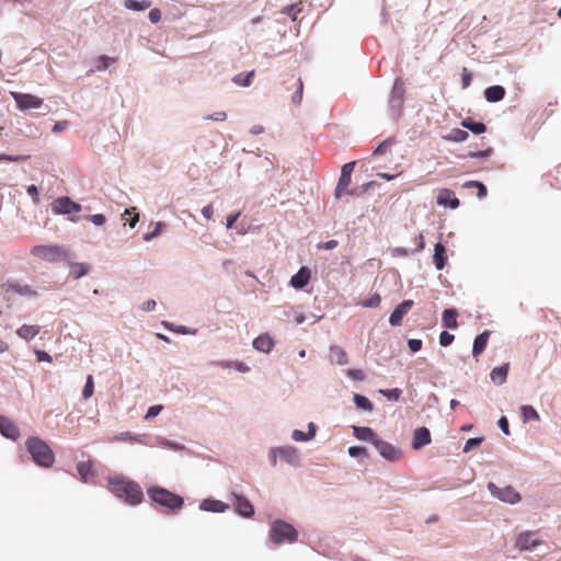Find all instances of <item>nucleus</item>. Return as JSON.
<instances>
[{
    "mask_svg": "<svg viewBox=\"0 0 561 561\" xmlns=\"http://www.w3.org/2000/svg\"><path fill=\"white\" fill-rule=\"evenodd\" d=\"M293 439L296 442H305L310 439L308 434L304 433L302 431L295 430L291 435Z\"/></svg>",
    "mask_w": 561,
    "mask_h": 561,
    "instance_id": "bf43d9fd",
    "label": "nucleus"
},
{
    "mask_svg": "<svg viewBox=\"0 0 561 561\" xmlns=\"http://www.w3.org/2000/svg\"><path fill=\"white\" fill-rule=\"evenodd\" d=\"M484 96L491 103L502 101L505 96V89L502 85L489 87L484 90Z\"/></svg>",
    "mask_w": 561,
    "mask_h": 561,
    "instance_id": "b1692460",
    "label": "nucleus"
},
{
    "mask_svg": "<svg viewBox=\"0 0 561 561\" xmlns=\"http://www.w3.org/2000/svg\"><path fill=\"white\" fill-rule=\"evenodd\" d=\"M87 219L96 226H103L106 222V217L103 214L90 215Z\"/></svg>",
    "mask_w": 561,
    "mask_h": 561,
    "instance_id": "8fccbe9b",
    "label": "nucleus"
},
{
    "mask_svg": "<svg viewBox=\"0 0 561 561\" xmlns=\"http://www.w3.org/2000/svg\"><path fill=\"white\" fill-rule=\"evenodd\" d=\"M455 336L447 331H443L439 335V344L442 346H448L453 343Z\"/></svg>",
    "mask_w": 561,
    "mask_h": 561,
    "instance_id": "de8ad7c7",
    "label": "nucleus"
},
{
    "mask_svg": "<svg viewBox=\"0 0 561 561\" xmlns=\"http://www.w3.org/2000/svg\"><path fill=\"white\" fill-rule=\"evenodd\" d=\"M540 545V540L537 538L535 531H524L518 535L515 541L516 548L520 551L531 550Z\"/></svg>",
    "mask_w": 561,
    "mask_h": 561,
    "instance_id": "f8f14e48",
    "label": "nucleus"
},
{
    "mask_svg": "<svg viewBox=\"0 0 561 561\" xmlns=\"http://www.w3.org/2000/svg\"><path fill=\"white\" fill-rule=\"evenodd\" d=\"M348 454L352 457L367 456V449L365 447L352 446L348 448Z\"/></svg>",
    "mask_w": 561,
    "mask_h": 561,
    "instance_id": "3c124183",
    "label": "nucleus"
},
{
    "mask_svg": "<svg viewBox=\"0 0 561 561\" xmlns=\"http://www.w3.org/2000/svg\"><path fill=\"white\" fill-rule=\"evenodd\" d=\"M462 126L473 134H482L485 131L486 127L483 123L473 122L470 118H467L462 122Z\"/></svg>",
    "mask_w": 561,
    "mask_h": 561,
    "instance_id": "c9c22d12",
    "label": "nucleus"
},
{
    "mask_svg": "<svg viewBox=\"0 0 561 561\" xmlns=\"http://www.w3.org/2000/svg\"><path fill=\"white\" fill-rule=\"evenodd\" d=\"M490 333L488 331H484L483 333L479 334L473 342L472 347V355L476 358V360H479L480 354L485 350L488 345Z\"/></svg>",
    "mask_w": 561,
    "mask_h": 561,
    "instance_id": "5701e85b",
    "label": "nucleus"
},
{
    "mask_svg": "<svg viewBox=\"0 0 561 561\" xmlns=\"http://www.w3.org/2000/svg\"><path fill=\"white\" fill-rule=\"evenodd\" d=\"M107 489L116 497L129 505H138L144 500V493L139 483L124 476L108 477Z\"/></svg>",
    "mask_w": 561,
    "mask_h": 561,
    "instance_id": "f257e3e1",
    "label": "nucleus"
},
{
    "mask_svg": "<svg viewBox=\"0 0 561 561\" xmlns=\"http://www.w3.org/2000/svg\"><path fill=\"white\" fill-rule=\"evenodd\" d=\"M433 260L437 270L444 268L447 256L446 249L440 242L435 244Z\"/></svg>",
    "mask_w": 561,
    "mask_h": 561,
    "instance_id": "cd10ccee",
    "label": "nucleus"
},
{
    "mask_svg": "<svg viewBox=\"0 0 561 561\" xmlns=\"http://www.w3.org/2000/svg\"><path fill=\"white\" fill-rule=\"evenodd\" d=\"M25 446L33 461L43 468H50L55 462V455L49 445L39 437H28Z\"/></svg>",
    "mask_w": 561,
    "mask_h": 561,
    "instance_id": "f03ea898",
    "label": "nucleus"
},
{
    "mask_svg": "<svg viewBox=\"0 0 561 561\" xmlns=\"http://www.w3.org/2000/svg\"><path fill=\"white\" fill-rule=\"evenodd\" d=\"M413 306H414V302H413V300H410V299L404 300L401 304H399L394 308L392 313L390 314L389 323L392 327L400 325L403 317L412 309Z\"/></svg>",
    "mask_w": 561,
    "mask_h": 561,
    "instance_id": "4468645a",
    "label": "nucleus"
},
{
    "mask_svg": "<svg viewBox=\"0 0 561 561\" xmlns=\"http://www.w3.org/2000/svg\"><path fill=\"white\" fill-rule=\"evenodd\" d=\"M408 345H409V348L415 353V352H419L421 348H422V341L421 340H417V339H411L409 340L408 342Z\"/></svg>",
    "mask_w": 561,
    "mask_h": 561,
    "instance_id": "6e6d98bb",
    "label": "nucleus"
},
{
    "mask_svg": "<svg viewBox=\"0 0 561 561\" xmlns=\"http://www.w3.org/2000/svg\"><path fill=\"white\" fill-rule=\"evenodd\" d=\"M254 70H251L247 73H238L232 78V81L241 87H249L254 78Z\"/></svg>",
    "mask_w": 561,
    "mask_h": 561,
    "instance_id": "473e14b6",
    "label": "nucleus"
},
{
    "mask_svg": "<svg viewBox=\"0 0 561 561\" xmlns=\"http://www.w3.org/2000/svg\"><path fill=\"white\" fill-rule=\"evenodd\" d=\"M354 435L356 438L365 442H370L373 445L378 439L376 433L370 427H354Z\"/></svg>",
    "mask_w": 561,
    "mask_h": 561,
    "instance_id": "a878e982",
    "label": "nucleus"
},
{
    "mask_svg": "<svg viewBox=\"0 0 561 561\" xmlns=\"http://www.w3.org/2000/svg\"><path fill=\"white\" fill-rule=\"evenodd\" d=\"M392 145V142L390 140H385L383 142H381L374 151V154L375 156H380V154H383L389 148L390 146Z\"/></svg>",
    "mask_w": 561,
    "mask_h": 561,
    "instance_id": "864d4df0",
    "label": "nucleus"
},
{
    "mask_svg": "<svg viewBox=\"0 0 561 561\" xmlns=\"http://www.w3.org/2000/svg\"><path fill=\"white\" fill-rule=\"evenodd\" d=\"M226 508H227V505L224 504L221 501H217V500H205L201 504V510H203V511L221 513V512H225Z\"/></svg>",
    "mask_w": 561,
    "mask_h": 561,
    "instance_id": "7c9ffc66",
    "label": "nucleus"
},
{
    "mask_svg": "<svg viewBox=\"0 0 561 561\" xmlns=\"http://www.w3.org/2000/svg\"><path fill=\"white\" fill-rule=\"evenodd\" d=\"M497 424L505 435H510L508 421L505 416H502Z\"/></svg>",
    "mask_w": 561,
    "mask_h": 561,
    "instance_id": "e2e57ef3",
    "label": "nucleus"
},
{
    "mask_svg": "<svg viewBox=\"0 0 561 561\" xmlns=\"http://www.w3.org/2000/svg\"><path fill=\"white\" fill-rule=\"evenodd\" d=\"M381 297L379 294H374L370 298L360 302V305L365 308H376L380 305Z\"/></svg>",
    "mask_w": 561,
    "mask_h": 561,
    "instance_id": "c03bdc74",
    "label": "nucleus"
},
{
    "mask_svg": "<svg viewBox=\"0 0 561 561\" xmlns=\"http://www.w3.org/2000/svg\"><path fill=\"white\" fill-rule=\"evenodd\" d=\"M122 217L124 220L128 221L130 228H134L139 220V214L136 213L135 207L126 209Z\"/></svg>",
    "mask_w": 561,
    "mask_h": 561,
    "instance_id": "4c0bfd02",
    "label": "nucleus"
},
{
    "mask_svg": "<svg viewBox=\"0 0 561 561\" xmlns=\"http://www.w3.org/2000/svg\"><path fill=\"white\" fill-rule=\"evenodd\" d=\"M284 84L286 85V90H295V93L291 95V102L295 105H299L302 101L304 93V83L301 78L290 76L284 81Z\"/></svg>",
    "mask_w": 561,
    "mask_h": 561,
    "instance_id": "ddd939ff",
    "label": "nucleus"
},
{
    "mask_svg": "<svg viewBox=\"0 0 561 561\" xmlns=\"http://www.w3.org/2000/svg\"><path fill=\"white\" fill-rule=\"evenodd\" d=\"M240 217V213H236V214H230L228 217H227V228L228 229H231L234 225V222L238 220V218Z\"/></svg>",
    "mask_w": 561,
    "mask_h": 561,
    "instance_id": "69168bd1",
    "label": "nucleus"
},
{
    "mask_svg": "<svg viewBox=\"0 0 561 561\" xmlns=\"http://www.w3.org/2000/svg\"><path fill=\"white\" fill-rule=\"evenodd\" d=\"M488 489L494 497L508 504L518 503L522 499L520 494L511 485L500 488L495 483L489 482Z\"/></svg>",
    "mask_w": 561,
    "mask_h": 561,
    "instance_id": "423d86ee",
    "label": "nucleus"
},
{
    "mask_svg": "<svg viewBox=\"0 0 561 561\" xmlns=\"http://www.w3.org/2000/svg\"><path fill=\"white\" fill-rule=\"evenodd\" d=\"M208 119L224 122L227 118L226 112H216L207 117Z\"/></svg>",
    "mask_w": 561,
    "mask_h": 561,
    "instance_id": "338daca9",
    "label": "nucleus"
},
{
    "mask_svg": "<svg viewBox=\"0 0 561 561\" xmlns=\"http://www.w3.org/2000/svg\"><path fill=\"white\" fill-rule=\"evenodd\" d=\"M0 433L12 440H16L20 437V431L16 424L3 415H0Z\"/></svg>",
    "mask_w": 561,
    "mask_h": 561,
    "instance_id": "dca6fc26",
    "label": "nucleus"
},
{
    "mask_svg": "<svg viewBox=\"0 0 561 561\" xmlns=\"http://www.w3.org/2000/svg\"><path fill=\"white\" fill-rule=\"evenodd\" d=\"M115 62V59L114 58H111V57H107L105 55L103 56H100L98 58V64L95 66V69L98 71H102V70H105L106 68L110 67V65L114 64Z\"/></svg>",
    "mask_w": 561,
    "mask_h": 561,
    "instance_id": "37998d69",
    "label": "nucleus"
},
{
    "mask_svg": "<svg viewBox=\"0 0 561 561\" xmlns=\"http://www.w3.org/2000/svg\"><path fill=\"white\" fill-rule=\"evenodd\" d=\"M234 497V507L238 514L243 517H252L254 514V508L250 501L243 495L233 494Z\"/></svg>",
    "mask_w": 561,
    "mask_h": 561,
    "instance_id": "f3484780",
    "label": "nucleus"
},
{
    "mask_svg": "<svg viewBox=\"0 0 561 561\" xmlns=\"http://www.w3.org/2000/svg\"><path fill=\"white\" fill-rule=\"evenodd\" d=\"M354 402H355L356 407L360 410L373 411V409H374L373 403L366 397H364L362 394H355Z\"/></svg>",
    "mask_w": 561,
    "mask_h": 561,
    "instance_id": "58836bf2",
    "label": "nucleus"
},
{
    "mask_svg": "<svg viewBox=\"0 0 561 561\" xmlns=\"http://www.w3.org/2000/svg\"><path fill=\"white\" fill-rule=\"evenodd\" d=\"M468 133L466 130L454 128L450 130V133L445 136L444 138L450 141L455 142H461L465 141L468 138Z\"/></svg>",
    "mask_w": 561,
    "mask_h": 561,
    "instance_id": "f704fd0d",
    "label": "nucleus"
},
{
    "mask_svg": "<svg viewBox=\"0 0 561 561\" xmlns=\"http://www.w3.org/2000/svg\"><path fill=\"white\" fill-rule=\"evenodd\" d=\"M431 443V433L426 427H419L414 431L412 447L420 449Z\"/></svg>",
    "mask_w": 561,
    "mask_h": 561,
    "instance_id": "a211bd4d",
    "label": "nucleus"
},
{
    "mask_svg": "<svg viewBox=\"0 0 561 561\" xmlns=\"http://www.w3.org/2000/svg\"><path fill=\"white\" fill-rule=\"evenodd\" d=\"M302 11V2H298V3H295V4H290V5H287L285 7L282 12L284 14H287L291 18L293 21H296L297 20V15L298 13H300Z\"/></svg>",
    "mask_w": 561,
    "mask_h": 561,
    "instance_id": "ea45409f",
    "label": "nucleus"
},
{
    "mask_svg": "<svg viewBox=\"0 0 561 561\" xmlns=\"http://www.w3.org/2000/svg\"><path fill=\"white\" fill-rule=\"evenodd\" d=\"M149 20L151 23H158L161 20V11L158 8H153L149 12Z\"/></svg>",
    "mask_w": 561,
    "mask_h": 561,
    "instance_id": "4d7b16f0",
    "label": "nucleus"
},
{
    "mask_svg": "<svg viewBox=\"0 0 561 561\" xmlns=\"http://www.w3.org/2000/svg\"><path fill=\"white\" fill-rule=\"evenodd\" d=\"M77 470L83 482H89L94 477L93 462L91 460L80 461L77 466Z\"/></svg>",
    "mask_w": 561,
    "mask_h": 561,
    "instance_id": "bb28decb",
    "label": "nucleus"
},
{
    "mask_svg": "<svg viewBox=\"0 0 561 561\" xmlns=\"http://www.w3.org/2000/svg\"><path fill=\"white\" fill-rule=\"evenodd\" d=\"M39 331L41 327L37 324H23L16 330V334L25 341H31L39 333Z\"/></svg>",
    "mask_w": 561,
    "mask_h": 561,
    "instance_id": "393cba45",
    "label": "nucleus"
},
{
    "mask_svg": "<svg viewBox=\"0 0 561 561\" xmlns=\"http://www.w3.org/2000/svg\"><path fill=\"white\" fill-rule=\"evenodd\" d=\"M379 392L388 398L389 400L398 401L402 394V390L399 388L393 389H381Z\"/></svg>",
    "mask_w": 561,
    "mask_h": 561,
    "instance_id": "a19ab883",
    "label": "nucleus"
},
{
    "mask_svg": "<svg viewBox=\"0 0 561 561\" xmlns=\"http://www.w3.org/2000/svg\"><path fill=\"white\" fill-rule=\"evenodd\" d=\"M268 536L271 541L276 545L284 542L293 543L297 540L298 533L293 525L277 519L272 524Z\"/></svg>",
    "mask_w": 561,
    "mask_h": 561,
    "instance_id": "20e7f679",
    "label": "nucleus"
},
{
    "mask_svg": "<svg viewBox=\"0 0 561 561\" xmlns=\"http://www.w3.org/2000/svg\"><path fill=\"white\" fill-rule=\"evenodd\" d=\"M483 438H479V437H476V438H469L466 444H465V447H463V451L465 453H468L470 451L473 447H478L481 443H482Z\"/></svg>",
    "mask_w": 561,
    "mask_h": 561,
    "instance_id": "09e8293b",
    "label": "nucleus"
},
{
    "mask_svg": "<svg viewBox=\"0 0 561 561\" xmlns=\"http://www.w3.org/2000/svg\"><path fill=\"white\" fill-rule=\"evenodd\" d=\"M124 7L128 10H133V11H144L151 7V1L150 0H141V1L125 0Z\"/></svg>",
    "mask_w": 561,
    "mask_h": 561,
    "instance_id": "2f4dec72",
    "label": "nucleus"
},
{
    "mask_svg": "<svg viewBox=\"0 0 561 561\" xmlns=\"http://www.w3.org/2000/svg\"><path fill=\"white\" fill-rule=\"evenodd\" d=\"M508 373V364H504L502 366L495 367L492 369L490 377L491 380L496 385H502L505 382Z\"/></svg>",
    "mask_w": 561,
    "mask_h": 561,
    "instance_id": "c85d7f7f",
    "label": "nucleus"
},
{
    "mask_svg": "<svg viewBox=\"0 0 561 561\" xmlns=\"http://www.w3.org/2000/svg\"><path fill=\"white\" fill-rule=\"evenodd\" d=\"M90 266L85 263H75L70 266V273L76 279L88 274Z\"/></svg>",
    "mask_w": 561,
    "mask_h": 561,
    "instance_id": "72a5a7b5",
    "label": "nucleus"
},
{
    "mask_svg": "<svg viewBox=\"0 0 561 561\" xmlns=\"http://www.w3.org/2000/svg\"><path fill=\"white\" fill-rule=\"evenodd\" d=\"M355 164H356V162H355V161H352V162L345 163V164L342 167L341 174L352 176V173H353V171H354Z\"/></svg>",
    "mask_w": 561,
    "mask_h": 561,
    "instance_id": "680f3d73",
    "label": "nucleus"
},
{
    "mask_svg": "<svg viewBox=\"0 0 561 561\" xmlns=\"http://www.w3.org/2000/svg\"><path fill=\"white\" fill-rule=\"evenodd\" d=\"M163 227H164V224H162V222H156V224H154V230H153L152 232H150V233H146V234L144 236V240H145V241H149V240L153 239L154 237L159 236V233H160V231H161V229H162Z\"/></svg>",
    "mask_w": 561,
    "mask_h": 561,
    "instance_id": "603ef678",
    "label": "nucleus"
},
{
    "mask_svg": "<svg viewBox=\"0 0 561 561\" xmlns=\"http://www.w3.org/2000/svg\"><path fill=\"white\" fill-rule=\"evenodd\" d=\"M273 346H274V341L267 333L259 335L253 341V347L259 352L270 353L272 351Z\"/></svg>",
    "mask_w": 561,
    "mask_h": 561,
    "instance_id": "412c9836",
    "label": "nucleus"
},
{
    "mask_svg": "<svg viewBox=\"0 0 561 561\" xmlns=\"http://www.w3.org/2000/svg\"><path fill=\"white\" fill-rule=\"evenodd\" d=\"M457 317L458 312L456 309H445L443 312L444 327L448 329H456L458 327Z\"/></svg>",
    "mask_w": 561,
    "mask_h": 561,
    "instance_id": "c756f323",
    "label": "nucleus"
},
{
    "mask_svg": "<svg viewBox=\"0 0 561 561\" xmlns=\"http://www.w3.org/2000/svg\"><path fill=\"white\" fill-rule=\"evenodd\" d=\"M522 415H523L524 422L539 421V414L531 405H523L522 407Z\"/></svg>",
    "mask_w": 561,
    "mask_h": 561,
    "instance_id": "e433bc0d",
    "label": "nucleus"
},
{
    "mask_svg": "<svg viewBox=\"0 0 561 561\" xmlns=\"http://www.w3.org/2000/svg\"><path fill=\"white\" fill-rule=\"evenodd\" d=\"M310 280V271L302 266L290 279V285L294 288L301 289Z\"/></svg>",
    "mask_w": 561,
    "mask_h": 561,
    "instance_id": "aec40b11",
    "label": "nucleus"
},
{
    "mask_svg": "<svg viewBox=\"0 0 561 561\" xmlns=\"http://www.w3.org/2000/svg\"><path fill=\"white\" fill-rule=\"evenodd\" d=\"M156 301L153 299L147 300L141 305V310L152 311L156 308Z\"/></svg>",
    "mask_w": 561,
    "mask_h": 561,
    "instance_id": "774afa93",
    "label": "nucleus"
},
{
    "mask_svg": "<svg viewBox=\"0 0 561 561\" xmlns=\"http://www.w3.org/2000/svg\"><path fill=\"white\" fill-rule=\"evenodd\" d=\"M492 153H493V149L491 147H488L484 150L469 152L468 157L479 158V159L480 158H489Z\"/></svg>",
    "mask_w": 561,
    "mask_h": 561,
    "instance_id": "49530a36",
    "label": "nucleus"
},
{
    "mask_svg": "<svg viewBox=\"0 0 561 561\" xmlns=\"http://www.w3.org/2000/svg\"><path fill=\"white\" fill-rule=\"evenodd\" d=\"M374 446L380 456L388 461H398L402 457V451L399 448L380 438L375 442Z\"/></svg>",
    "mask_w": 561,
    "mask_h": 561,
    "instance_id": "9d476101",
    "label": "nucleus"
},
{
    "mask_svg": "<svg viewBox=\"0 0 561 561\" xmlns=\"http://www.w3.org/2000/svg\"><path fill=\"white\" fill-rule=\"evenodd\" d=\"M436 202L439 206L450 207L451 209H456L460 204L455 193L449 188H440Z\"/></svg>",
    "mask_w": 561,
    "mask_h": 561,
    "instance_id": "2eb2a0df",
    "label": "nucleus"
},
{
    "mask_svg": "<svg viewBox=\"0 0 561 561\" xmlns=\"http://www.w3.org/2000/svg\"><path fill=\"white\" fill-rule=\"evenodd\" d=\"M202 214L203 216L207 219V220H210L213 218V215H214V207H213V204H208L206 205L203 209H202Z\"/></svg>",
    "mask_w": 561,
    "mask_h": 561,
    "instance_id": "0e129e2a",
    "label": "nucleus"
},
{
    "mask_svg": "<svg viewBox=\"0 0 561 561\" xmlns=\"http://www.w3.org/2000/svg\"><path fill=\"white\" fill-rule=\"evenodd\" d=\"M277 455L280 457L282 460H284L290 465L298 463L299 457H298L297 450L294 447H283V448L272 449L271 455H270L272 466H276Z\"/></svg>",
    "mask_w": 561,
    "mask_h": 561,
    "instance_id": "9b49d317",
    "label": "nucleus"
},
{
    "mask_svg": "<svg viewBox=\"0 0 561 561\" xmlns=\"http://www.w3.org/2000/svg\"><path fill=\"white\" fill-rule=\"evenodd\" d=\"M351 182H352V176L344 175V174L340 175V179H339L337 185L335 187V192H334L335 198H341L345 194L354 195L356 193L355 190H348Z\"/></svg>",
    "mask_w": 561,
    "mask_h": 561,
    "instance_id": "6ab92c4d",
    "label": "nucleus"
},
{
    "mask_svg": "<svg viewBox=\"0 0 561 561\" xmlns=\"http://www.w3.org/2000/svg\"><path fill=\"white\" fill-rule=\"evenodd\" d=\"M93 392H94L93 376L89 375L88 378H87L85 386H84L83 391H82L83 399H85V400L89 399L90 397L93 396Z\"/></svg>",
    "mask_w": 561,
    "mask_h": 561,
    "instance_id": "79ce46f5",
    "label": "nucleus"
},
{
    "mask_svg": "<svg viewBox=\"0 0 561 561\" xmlns=\"http://www.w3.org/2000/svg\"><path fill=\"white\" fill-rule=\"evenodd\" d=\"M10 94L15 101L18 108L23 112L28 111L31 108H39L44 103V100L42 98H38L30 93L12 91L10 92Z\"/></svg>",
    "mask_w": 561,
    "mask_h": 561,
    "instance_id": "0eeeda50",
    "label": "nucleus"
},
{
    "mask_svg": "<svg viewBox=\"0 0 561 561\" xmlns=\"http://www.w3.org/2000/svg\"><path fill=\"white\" fill-rule=\"evenodd\" d=\"M162 410V405H152L148 409V412L145 416L146 420L152 419L157 416Z\"/></svg>",
    "mask_w": 561,
    "mask_h": 561,
    "instance_id": "13d9d810",
    "label": "nucleus"
},
{
    "mask_svg": "<svg viewBox=\"0 0 561 561\" xmlns=\"http://www.w3.org/2000/svg\"><path fill=\"white\" fill-rule=\"evenodd\" d=\"M31 254L46 262H58L67 259V251L56 244L35 245L31 249Z\"/></svg>",
    "mask_w": 561,
    "mask_h": 561,
    "instance_id": "39448f33",
    "label": "nucleus"
},
{
    "mask_svg": "<svg viewBox=\"0 0 561 561\" xmlns=\"http://www.w3.org/2000/svg\"><path fill=\"white\" fill-rule=\"evenodd\" d=\"M329 358L332 364L341 366L346 365L348 363L347 353L344 351V348L337 345H332L330 347Z\"/></svg>",
    "mask_w": 561,
    "mask_h": 561,
    "instance_id": "4be33fe9",
    "label": "nucleus"
},
{
    "mask_svg": "<svg viewBox=\"0 0 561 561\" xmlns=\"http://www.w3.org/2000/svg\"><path fill=\"white\" fill-rule=\"evenodd\" d=\"M2 293H13L20 296L36 297L37 291L30 285L23 284L19 280H7L0 286Z\"/></svg>",
    "mask_w": 561,
    "mask_h": 561,
    "instance_id": "6e6552de",
    "label": "nucleus"
},
{
    "mask_svg": "<svg viewBox=\"0 0 561 561\" xmlns=\"http://www.w3.org/2000/svg\"><path fill=\"white\" fill-rule=\"evenodd\" d=\"M51 209L55 214L70 215L81 211V205L71 201L69 197L62 196L56 198L51 204Z\"/></svg>",
    "mask_w": 561,
    "mask_h": 561,
    "instance_id": "1a4fd4ad",
    "label": "nucleus"
},
{
    "mask_svg": "<svg viewBox=\"0 0 561 561\" xmlns=\"http://www.w3.org/2000/svg\"><path fill=\"white\" fill-rule=\"evenodd\" d=\"M35 354H36L38 362H47V363L53 362L51 356L45 351H36Z\"/></svg>",
    "mask_w": 561,
    "mask_h": 561,
    "instance_id": "052dcab7",
    "label": "nucleus"
},
{
    "mask_svg": "<svg viewBox=\"0 0 561 561\" xmlns=\"http://www.w3.org/2000/svg\"><path fill=\"white\" fill-rule=\"evenodd\" d=\"M27 157L23 156H9V154H0V162H16V161H23Z\"/></svg>",
    "mask_w": 561,
    "mask_h": 561,
    "instance_id": "5fc2aeb1",
    "label": "nucleus"
},
{
    "mask_svg": "<svg viewBox=\"0 0 561 561\" xmlns=\"http://www.w3.org/2000/svg\"><path fill=\"white\" fill-rule=\"evenodd\" d=\"M346 375H347L351 379H353V380H357V381H363V380L365 379V374H364V371H363V370H360V369H354V368L348 369V370L346 371Z\"/></svg>",
    "mask_w": 561,
    "mask_h": 561,
    "instance_id": "a18cd8bd",
    "label": "nucleus"
},
{
    "mask_svg": "<svg viewBox=\"0 0 561 561\" xmlns=\"http://www.w3.org/2000/svg\"><path fill=\"white\" fill-rule=\"evenodd\" d=\"M147 493L153 504L168 508L172 512L180 511L184 505L182 496L161 486H150L147 490Z\"/></svg>",
    "mask_w": 561,
    "mask_h": 561,
    "instance_id": "7ed1b4c3",
    "label": "nucleus"
}]
</instances>
